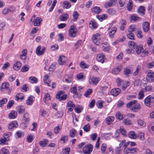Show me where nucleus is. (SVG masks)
<instances>
[{
  "label": "nucleus",
  "instance_id": "55",
  "mask_svg": "<svg viewBox=\"0 0 154 154\" xmlns=\"http://www.w3.org/2000/svg\"><path fill=\"white\" fill-rule=\"evenodd\" d=\"M29 80L32 83H37L38 82L37 79L34 76H31L29 78Z\"/></svg>",
  "mask_w": 154,
  "mask_h": 154
},
{
  "label": "nucleus",
  "instance_id": "30",
  "mask_svg": "<svg viewBox=\"0 0 154 154\" xmlns=\"http://www.w3.org/2000/svg\"><path fill=\"white\" fill-rule=\"evenodd\" d=\"M17 112L15 110H13L9 113L8 117L10 119H14L17 117Z\"/></svg>",
  "mask_w": 154,
  "mask_h": 154
},
{
  "label": "nucleus",
  "instance_id": "43",
  "mask_svg": "<svg viewBox=\"0 0 154 154\" xmlns=\"http://www.w3.org/2000/svg\"><path fill=\"white\" fill-rule=\"evenodd\" d=\"M125 81L119 78H117L116 79V82L118 87H121Z\"/></svg>",
  "mask_w": 154,
  "mask_h": 154
},
{
  "label": "nucleus",
  "instance_id": "11",
  "mask_svg": "<svg viewBox=\"0 0 154 154\" xmlns=\"http://www.w3.org/2000/svg\"><path fill=\"white\" fill-rule=\"evenodd\" d=\"M100 35L98 33L93 35L92 36V40L93 42L97 45H98L100 44Z\"/></svg>",
  "mask_w": 154,
  "mask_h": 154
},
{
  "label": "nucleus",
  "instance_id": "8",
  "mask_svg": "<svg viewBox=\"0 0 154 154\" xmlns=\"http://www.w3.org/2000/svg\"><path fill=\"white\" fill-rule=\"evenodd\" d=\"M154 102V97L149 95L144 100V102L145 105L149 106L151 103H153Z\"/></svg>",
  "mask_w": 154,
  "mask_h": 154
},
{
  "label": "nucleus",
  "instance_id": "22",
  "mask_svg": "<svg viewBox=\"0 0 154 154\" xmlns=\"http://www.w3.org/2000/svg\"><path fill=\"white\" fill-rule=\"evenodd\" d=\"M89 27L91 29H96L98 26V24L94 20H92L89 22Z\"/></svg>",
  "mask_w": 154,
  "mask_h": 154
},
{
  "label": "nucleus",
  "instance_id": "47",
  "mask_svg": "<svg viewBox=\"0 0 154 154\" xmlns=\"http://www.w3.org/2000/svg\"><path fill=\"white\" fill-rule=\"evenodd\" d=\"M130 85V83L129 82L125 81L122 85V88L124 91L127 88V87Z\"/></svg>",
  "mask_w": 154,
  "mask_h": 154
},
{
  "label": "nucleus",
  "instance_id": "7",
  "mask_svg": "<svg viewBox=\"0 0 154 154\" xmlns=\"http://www.w3.org/2000/svg\"><path fill=\"white\" fill-rule=\"evenodd\" d=\"M99 77L94 76L90 77L89 79V82L91 85H96L100 81Z\"/></svg>",
  "mask_w": 154,
  "mask_h": 154
},
{
  "label": "nucleus",
  "instance_id": "15",
  "mask_svg": "<svg viewBox=\"0 0 154 154\" xmlns=\"http://www.w3.org/2000/svg\"><path fill=\"white\" fill-rule=\"evenodd\" d=\"M121 89L119 88H115L112 89L110 91L111 94L114 96H118L121 92Z\"/></svg>",
  "mask_w": 154,
  "mask_h": 154
},
{
  "label": "nucleus",
  "instance_id": "59",
  "mask_svg": "<svg viewBox=\"0 0 154 154\" xmlns=\"http://www.w3.org/2000/svg\"><path fill=\"white\" fill-rule=\"evenodd\" d=\"M104 102L102 100H100L96 103V105L97 107L99 109H101L103 106V104Z\"/></svg>",
  "mask_w": 154,
  "mask_h": 154
},
{
  "label": "nucleus",
  "instance_id": "31",
  "mask_svg": "<svg viewBox=\"0 0 154 154\" xmlns=\"http://www.w3.org/2000/svg\"><path fill=\"white\" fill-rule=\"evenodd\" d=\"M69 18V15L67 13L63 14L61 15L59 17V19L61 21H66Z\"/></svg>",
  "mask_w": 154,
  "mask_h": 154
},
{
  "label": "nucleus",
  "instance_id": "34",
  "mask_svg": "<svg viewBox=\"0 0 154 154\" xmlns=\"http://www.w3.org/2000/svg\"><path fill=\"white\" fill-rule=\"evenodd\" d=\"M115 119V117L112 116H109L106 119V123L108 125H109L113 122Z\"/></svg>",
  "mask_w": 154,
  "mask_h": 154
},
{
  "label": "nucleus",
  "instance_id": "35",
  "mask_svg": "<svg viewBox=\"0 0 154 154\" xmlns=\"http://www.w3.org/2000/svg\"><path fill=\"white\" fill-rule=\"evenodd\" d=\"M48 78V74L45 75L43 78V81L44 83L46 84L48 86L51 87V85L49 84L51 82L49 80Z\"/></svg>",
  "mask_w": 154,
  "mask_h": 154
},
{
  "label": "nucleus",
  "instance_id": "24",
  "mask_svg": "<svg viewBox=\"0 0 154 154\" xmlns=\"http://www.w3.org/2000/svg\"><path fill=\"white\" fill-rule=\"evenodd\" d=\"M34 99V96L32 95L29 96L26 101V104L28 105H31L32 104Z\"/></svg>",
  "mask_w": 154,
  "mask_h": 154
},
{
  "label": "nucleus",
  "instance_id": "48",
  "mask_svg": "<svg viewBox=\"0 0 154 154\" xmlns=\"http://www.w3.org/2000/svg\"><path fill=\"white\" fill-rule=\"evenodd\" d=\"M80 66L82 69H87L89 67V66L88 64L86 63L85 62L83 61L80 62Z\"/></svg>",
  "mask_w": 154,
  "mask_h": 154
},
{
  "label": "nucleus",
  "instance_id": "37",
  "mask_svg": "<svg viewBox=\"0 0 154 154\" xmlns=\"http://www.w3.org/2000/svg\"><path fill=\"white\" fill-rule=\"evenodd\" d=\"M145 9L143 6H140L138 9L137 12L141 16L145 14Z\"/></svg>",
  "mask_w": 154,
  "mask_h": 154
},
{
  "label": "nucleus",
  "instance_id": "21",
  "mask_svg": "<svg viewBox=\"0 0 154 154\" xmlns=\"http://www.w3.org/2000/svg\"><path fill=\"white\" fill-rule=\"evenodd\" d=\"M23 120L25 123L28 122L30 121V115L27 112L24 114L23 117Z\"/></svg>",
  "mask_w": 154,
  "mask_h": 154
},
{
  "label": "nucleus",
  "instance_id": "18",
  "mask_svg": "<svg viewBox=\"0 0 154 154\" xmlns=\"http://www.w3.org/2000/svg\"><path fill=\"white\" fill-rule=\"evenodd\" d=\"M66 58L64 55H60L58 59V62L60 65H64L66 63Z\"/></svg>",
  "mask_w": 154,
  "mask_h": 154
},
{
  "label": "nucleus",
  "instance_id": "3",
  "mask_svg": "<svg viewBox=\"0 0 154 154\" xmlns=\"http://www.w3.org/2000/svg\"><path fill=\"white\" fill-rule=\"evenodd\" d=\"M93 146L91 144L88 143L84 146L82 149V152L84 154H90L92 152Z\"/></svg>",
  "mask_w": 154,
  "mask_h": 154
},
{
  "label": "nucleus",
  "instance_id": "54",
  "mask_svg": "<svg viewBox=\"0 0 154 154\" xmlns=\"http://www.w3.org/2000/svg\"><path fill=\"white\" fill-rule=\"evenodd\" d=\"M29 69V66L28 65H26L23 66L21 69L20 71L22 72H25L27 71Z\"/></svg>",
  "mask_w": 154,
  "mask_h": 154
},
{
  "label": "nucleus",
  "instance_id": "36",
  "mask_svg": "<svg viewBox=\"0 0 154 154\" xmlns=\"http://www.w3.org/2000/svg\"><path fill=\"white\" fill-rule=\"evenodd\" d=\"M27 51L26 49H24L21 51L22 54L20 55V58L22 60H25L26 58Z\"/></svg>",
  "mask_w": 154,
  "mask_h": 154
},
{
  "label": "nucleus",
  "instance_id": "41",
  "mask_svg": "<svg viewBox=\"0 0 154 154\" xmlns=\"http://www.w3.org/2000/svg\"><path fill=\"white\" fill-rule=\"evenodd\" d=\"M121 21V25L120 26V29L121 30H123L126 27L127 22L126 20L124 19H122Z\"/></svg>",
  "mask_w": 154,
  "mask_h": 154
},
{
  "label": "nucleus",
  "instance_id": "57",
  "mask_svg": "<svg viewBox=\"0 0 154 154\" xmlns=\"http://www.w3.org/2000/svg\"><path fill=\"white\" fill-rule=\"evenodd\" d=\"M136 27L134 25L132 24L129 27L128 31L129 33H132L135 29Z\"/></svg>",
  "mask_w": 154,
  "mask_h": 154
},
{
  "label": "nucleus",
  "instance_id": "14",
  "mask_svg": "<svg viewBox=\"0 0 154 154\" xmlns=\"http://www.w3.org/2000/svg\"><path fill=\"white\" fill-rule=\"evenodd\" d=\"M122 70V66H117L112 69V73L114 75L118 74Z\"/></svg>",
  "mask_w": 154,
  "mask_h": 154
},
{
  "label": "nucleus",
  "instance_id": "9",
  "mask_svg": "<svg viewBox=\"0 0 154 154\" xmlns=\"http://www.w3.org/2000/svg\"><path fill=\"white\" fill-rule=\"evenodd\" d=\"M141 19V18L135 14L130 15L129 17L130 21L131 23H135L140 21Z\"/></svg>",
  "mask_w": 154,
  "mask_h": 154
},
{
  "label": "nucleus",
  "instance_id": "2",
  "mask_svg": "<svg viewBox=\"0 0 154 154\" xmlns=\"http://www.w3.org/2000/svg\"><path fill=\"white\" fill-rule=\"evenodd\" d=\"M135 48L136 53L137 54H140L142 57L148 54L147 51L144 50L143 46L142 45H137Z\"/></svg>",
  "mask_w": 154,
  "mask_h": 154
},
{
  "label": "nucleus",
  "instance_id": "60",
  "mask_svg": "<svg viewBox=\"0 0 154 154\" xmlns=\"http://www.w3.org/2000/svg\"><path fill=\"white\" fill-rule=\"evenodd\" d=\"M107 148V145L104 143H103L102 144L101 147V151L102 153L104 154L106 153V150Z\"/></svg>",
  "mask_w": 154,
  "mask_h": 154
},
{
  "label": "nucleus",
  "instance_id": "56",
  "mask_svg": "<svg viewBox=\"0 0 154 154\" xmlns=\"http://www.w3.org/2000/svg\"><path fill=\"white\" fill-rule=\"evenodd\" d=\"M8 100L7 98H4L0 100V107L3 106L4 104L7 103Z\"/></svg>",
  "mask_w": 154,
  "mask_h": 154
},
{
  "label": "nucleus",
  "instance_id": "38",
  "mask_svg": "<svg viewBox=\"0 0 154 154\" xmlns=\"http://www.w3.org/2000/svg\"><path fill=\"white\" fill-rule=\"evenodd\" d=\"M79 16V14L77 11H75L72 14L73 19L71 20V21L75 22L76 21Z\"/></svg>",
  "mask_w": 154,
  "mask_h": 154
},
{
  "label": "nucleus",
  "instance_id": "63",
  "mask_svg": "<svg viewBox=\"0 0 154 154\" xmlns=\"http://www.w3.org/2000/svg\"><path fill=\"white\" fill-rule=\"evenodd\" d=\"M12 135V133L10 132H6L3 135V137L6 140H9V137L11 136Z\"/></svg>",
  "mask_w": 154,
  "mask_h": 154
},
{
  "label": "nucleus",
  "instance_id": "61",
  "mask_svg": "<svg viewBox=\"0 0 154 154\" xmlns=\"http://www.w3.org/2000/svg\"><path fill=\"white\" fill-rule=\"evenodd\" d=\"M60 125L58 124L57 125V126L55 127L54 129V132L55 134H57L60 131Z\"/></svg>",
  "mask_w": 154,
  "mask_h": 154
},
{
  "label": "nucleus",
  "instance_id": "19",
  "mask_svg": "<svg viewBox=\"0 0 154 154\" xmlns=\"http://www.w3.org/2000/svg\"><path fill=\"white\" fill-rule=\"evenodd\" d=\"M102 48L105 52H109L110 48V45L107 42H104L102 44Z\"/></svg>",
  "mask_w": 154,
  "mask_h": 154
},
{
  "label": "nucleus",
  "instance_id": "46",
  "mask_svg": "<svg viewBox=\"0 0 154 154\" xmlns=\"http://www.w3.org/2000/svg\"><path fill=\"white\" fill-rule=\"evenodd\" d=\"M129 137L132 139H135L137 137V135L134 131H131L128 134Z\"/></svg>",
  "mask_w": 154,
  "mask_h": 154
},
{
  "label": "nucleus",
  "instance_id": "10",
  "mask_svg": "<svg viewBox=\"0 0 154 154\" xmlns=\"http://www.w3.org/2000/svg\"><path fill=\"white\" fill-rule=\"evenodd\" d=\"M41 46L39 45L37 47L36 51V54L38 56L43 55L45 52L46 50V48L45 47H43L41 49Z\"/></svg>",
  "mask_w": 154,
  "mask_h": 154
},
{
  "label": "nucleus",
  "instance_id": "25",
  "mask_svg": "<svg viewBox=\"0 0 154 154\" xmlns=\"http://www.w3.org/2000/svg\"><path fill=\"white\" fill-rule=\"evenodd\" d=\"M67 105V108L70 112H72L73 111L72 108H74L75 106V104L71 101L68 102Z\"/></svg>",
  "mask_w": 154,
  "mask_h": 154
},
{
  "label": "nucleus",
  "instance_id": "44",
  "mask_svg": "<svg viewBox=\"0 0 154 154\" xmlns=\"http://www.w3.org/2000/svg\"><path fill=\"white\" fill-rule=\"evenodd\" d=\"M101 11L102 9H100L99 7L96 6L93 8L92 12L95 14H99Z\"/></svg>",
  "mask_w": 154,
  "mask_h": 154
},
{
  "label": "nucleus",
  "instance_id": "6",
  "mask_svg": "<svg viewBox=\"0 0 154 154\" xmlns=\"http://www.w3.org/2000/svg\"><path fill=\"white\" fill-rule=\"evenodd\" d=\"M35 15H33L31 17L30 21L33 23V25L34 26H39L41 24L42 19L40 17H38L32 21L33 18H35Z\"/></svg>",
  "mask_w": 154,
  "mask_h": 154
},
{
  "label": "nucleus",
  "instance_id": "17",
  "mask_svg": "<svg viewBox=\"0 0 154 154\" xmlns=\"http://www.w3.org/2000/svg\"><path fill=\"white\" fill-rule=\"evenodd\" d=\"M143 29L144 32H147L149 27V24L148 22L145 21L142 23Z\"/></svg>",
  "mask_w": 154,
  "mask_h": 154
},
{
  "label": "nucleus",
  "instance_id": "1",
  "mask_svg": "<svg viewBox=\"0 0 154 154\" xmlns=\"http://www.w3.org/2000/svg\"><path fill=\"white\" fill-rule=\"evenodd\" d=\"M126 107L130 108V109L133 112H137L141 109L140 104L137 103V100H134L128 102L126 105Z\"/></svg>",
  "mask_w": 154,
  "mask_h": 154
},
{
  "label": "nucleus",
  "instance_id": "26",
  "mask_svg": "<svg viewBox=\"0 0 154 154\" xmlns=\"http://www.w3.org/2000/svg\"><path fill=\"white\" fill-rule=\"evenodd\" d=\"M48 143V140L47 139H44L41 140L39 142V144L42 147H45L47 146Z\"/></svg>",
  "mask_w": 154,
  "mask_h": 154
},
{
  "label": "nucleus",
  "instance_id": "33",
  "mask_svg": "<svg viewBox=\"0 0 154 154\" xmlns=\"http://www.w3.org/2000/svg\"><path fill=\"white\" fill-rule=\"evenodd\" d=\"M96 17L100 21H102L103 20L106 19L108 16L106 14H103L102 15H97Z\"/></svg>",
  "mask_w": 154,
  "mask_h": 154
},
{
  "label": "nucleus",
  "instance_id": "49",
  "mask_svg": "<svg viewBox=\"0 0 154 154\" xmlns=\"http://www.w3.org/2000/svg\"><path fill=\"white\" fill-rule=\"evenodd\" d=\"M9 85L8 83L6 82L3 83L1 87V91H3V89H8L9 88Z\"/></svg>",
  "mask_w": 154,
  "mask_h": 154
},
{
  "label": "nucleus",
  "instance_id": "39",
  "mask_svg": "<svg viewBox=\"0 0 154 154\" xmlns=\"http://www.w3.org/2000/svg\"><path fill=\"white\" fill-rule=\"evenodd\" d=\"M70 92L74 95H77L78 93L77 91V85H74L70 89Z\"/></svg>",
  "mask_w": 154,
  "mask_h": 154
},
{
  "label": "nucleus",
  "instance_id": "27",
  "mask_svg": "<svg viewBox=\"0 0 154 154\" xmlns=\"http://www.w3.org/2000/svg\"><path fill=\"white\" fill-rule=\"evenodd\" d=\"M25 110V108L23 106H19L16 107L17 111L19 114H21L24 113Z\"/></svg>",
  "mask_w": 154,
  "mask_h": 154
},
{
  "label": "nucleus",
  "instance_id": "62",
  "mask_svg": "<svg viewBox=\"0 0 154 154\" xmlns=\"http://www.w3.org/2000/svg\"><path fill=\"white\" fill-rule=\"evenodd\" d=\"M51 100V99L49 94L48 93H46L43 98L44 102L46 103V101L47 100Z\"/></svg>",
  "mask_w": 154,
  "mask_h": 154
},
{
  "label": "nucleus",
  "instance_id": "4",
  "mask_svg": "<svg viewBox=\"0 0 154 154\" xmlns=\"http://www.w3.org/2000/svg\"><path fill=\"white\" fill-rule=\"evenodd\" d=\"M65 92L63 91H60L58 92L56 95V98L59 101L64 100L68 97L66 94H64Z\"/></svg>",
  "mask_w": 154,
  "mask_h": 154
},
{
  "label": "nucleus",
  "instance_id": "40",
  "mask_svg": "<svg viewBox=\"0 0 154 154\" xmlns=\"http://www.w3.org/2000/svg\"><path fill=\"white\" fill-rule=\"evenodd\" d=\"M63 8L64 9H68L70 8L71 6L70 3L67 0L64 1L63 2Z\"/></svg>",
  "mask_w": 154,
  "mask_h": 154
},
{
  "label": "nucleus",
  "instance_id": "58",
  "mask_svg": "<svg viewBox=\"0 0 154 154\" xmlns=\"http://www.w3.org/2000/svg\"><path fill=\"white\" fill-rule=\"evenodd\" d=\"M29 89L28 85L27 84L24 85L23 87L21 88L20 90L23 92H25L27 91Z\"/></svg>",
  "mask_w": 154,
  "mask_h": 154
},
{
  "label": "nucleus",
  "instance_id": "32",
  "mask_svg": "<svg viewBox=\"0 0 154 154\" xmlns=\"http://www.w3.org/2000/svg\"><path fill=\"white\" fill-rule=\"evenodd\" d=\"M132 68L129 67H127L124 69V74L127 76H128L129 74H131L132 73Z\"/></svg>",
  "mask_w": 154,
  "mask_h": 154
},
{
  "label": "nucleus",
  "instance_id": "28",
  "mask_svg": "<svg viewBox=\"0 0 154 154\" xmlns=\"http://www.w3.org/2000/svg\"><path fill=\"white\" fill-rule=\"evenodd\" d=\"M24 96L22 93L17 94L16 96L15 100L17 101H21L24 99Z\"/></svg>",
  "mask_w": 154,
  "mask_h": 154
},
{
  "label": "nucleus",
  "instance_id": "29",
  "mask_svg": "<svg viewBox=\"0 0 154 154\" xmlns=\"http://www.w3.org/2000/svg\"><path fill=\"white\" fill-rule=\"evenodd\" d=\"M116 2V0H110L108 2H106L105 4L106 8H107L115 5Z\"/></svg>",
  "mask_w": 154,
  "mask_h": 154
},
{
  "label": "nucleus",
  "instance_id": "50",
  "mask_svg": "<svg viewBox=\"0 0 154 154\" xmlns=\"http://www.w3.org/2000/svg\"><path fill=\"white\" fill-rule=\"evenodd\" d=\"M83 129L84 131L86 132H87L89 131L91 129V125L89 123H88L87 124L85 125Z\"/></svg>",
  "mask_w": 154,
  "mask_h": 154
},
{
  "label": "nucleus",
  "instance_id": "42",
  "mask_svg": "<svg viewBox=\"0 0 154 154\" xmlns=\"http://www.w3.org/2000/svg\"><path fill=\"white\" fill-rule=\"evenodd\" d=\"M34 137V135L32 134L28 135L26 138L27 142L29 143H31L33 140Z\"/></svg>",
  "mask_w": 154,
  "mask_h": 154
},
{
  "label": "nucleus",
  "instance_id": "16",
  "mask_svg": "<svg viewBox=\"0 0 154 154\" xmlns=\"http://www.w3.org/2000/svg\"><path fill=\"white\" fill-rule=\"evenodd\" d=\"M105 56L103 54H98L96 57L97 61L98 62L103 63H104Z\"/></svg>",
  "mask_w": 154,
  "mask_h": 154
},
{
  "label": "nucleus",
  "instance_id": "51",
  "mask_svg": "<svg viewBox=\"0 0 154 154\" xmlns=\"http://www.w3.org/2000/svg\"><path fill=\"white\" fill-rule=\"evenodd\" d=\"M128 44L129 47L132 48L133 49H135V47L137 45L136 43L134 41H129L128 42Z\"/></svg>",
  "mask_w": 154,
  "mask_h": 154
},
{
  "label": "nucleus",
  "instance_id": "53",
  "mask_svg": "<svg viewBox=\"0 0 154 154\" xmlns=\"http://www.w3.org/2000/svg\"><path fill=\"white\" fill-rule=\"evenodd\" d=\"M93 92V90L91 89H88L86 91L84 94V96L86 97H89V95Z\"/></svg>",
  "mask_w": 154,
  "mask_h": 154
},
{
  "label": "nucleus",
  "instance_id": "45",
  "mask_svg": "<svg viewBox=\"0 0 154 154\" xmlns=\"http://www.w3.org/2000/svg\"><path fill=\"white\" fill-rule=\"evenodd\" d=\"M76 133V130L74 128H72L70 131L69 136L71 138H74L75 137Z\"/></svg>",
  "mask_w": 154,
  "mask_h": 154
},
{
  "label": "nucleus",
  "instance_id": "20",
  "mask_svg": "<svg viewBox=\"0 0 154 154\" xmlns=\"http://www.w3.org/2000/svg\"><path fill=\"white\" fill-rule=\"evenodd\" d=\"M117 31V28L116 27H112L109 33V35L110 38H113L114 35Z\"/></svg>",
  "mask_w": 154,
  "mask_h": 154
},
{
  "label": "nucleus",
  "instance_id": "52",
  "mask_svg": "<svg viewBox=\"0 0 154 154\" xmlns=\"http://www.w3.org/2000/svg\"><path fill=\"white\" fill-rule=\"evenodd\" d=\"M15 135L16 137L19 138L22 137L24 136V133L21 131H17L16 132Z\"/></svg>",
  "mask_w": 154,
  "mask_h": 154
},
{
  "label": "nucleus",
  "instance_id": "64",
  "mask_svg": "<svg viewBox=\"0 0 154 154\" xmlns=\"http://www.w3.org/2000/svg\"><path fill=\"white\" fill-rule=\"evenodd\" d=\"M70 150V149L69 147L65 148L63 149V154H69Z\"/></svg>",
  "mask_w": 154,
  "mask_h": 154
},
{
  "label": "nucleus",
  "instance_id": "5",
  "mask_svg": "<svg viewBox=\"0 0 154 154\" xmlns=\"http://www.w3.org/2000/svg\"><path fill=\"white\" fill-rule=\"evenodd\" d=\"M77 31V29L75 26H71L69 29V36L72 38L75 37L76 35Z\"/></svg>",
  "mask_w": 154,
  "mask_h": 154
},
{
  "label": "nucleus",
  "instance_id": "23",
  "mask_svg": "<svg viewBox=\"0 0 154 154\" xmlns=\"http://www.w3.org/2000/svg\"><path fill=\"white\" fill-rule=\"evenodd\" d=\"M22 65L21 62L19 61H17L13 66V69L16 70H18L20 69Z\"/></svg>",
  "mask_w": 154,
  "mask_h": 154
},
{
  "label": "nucleus",
  "instance_id": "13",
  "mask_svg": "<svg viewBox=\"0 0 154 154\" xmlns=\"http://www.w3.org/2000/svg\"><path fill=\"white\" fill-rule=\"evenodd\" d=\"M18 126V123L16 120L13 121L11 122L8 125V129L12 130L14 128H17Z\"/></svg>",
  "mask_w": 154,
  "mask_h": 154
},
{
  "label": "nucleus",
  "instance_id": "12",
  "mask_svg": "<svg viewBox=\"0 0 154 154\" xmlns=\"http://www.w3.org/2000/svg\"><path fill=\"white\" fill-rule=\"evenodd\" d=\"M146 79L148 82L152 83L154 82V72H148L146 76Z\"/></svg>",
  "mask_w": 154,
  "mask_h": 154
}]
</instances>
